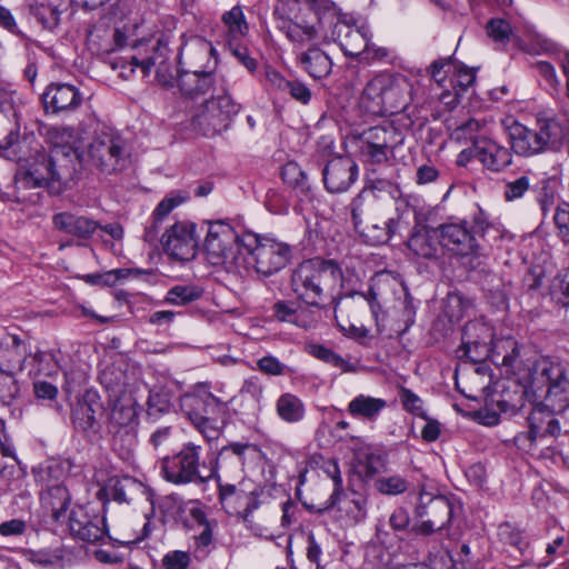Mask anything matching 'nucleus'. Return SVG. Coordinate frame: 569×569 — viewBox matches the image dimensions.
I'll return each instance as SVG.
<instances>
[{
  "label": "nucleus",
  "instance_id": "obj_28",
  "mask_svg": "<svg viewBox=\"0 0 569 569\" xmlns=\"http://www.w3.org/2000/svg\"><path fill=\"white\" fill-rule=\"evenodd\" d=\"M439 246L437 228H430L428 226L415 228L408 240L409 250L425 259L437 258Z\"/></svg>",
  "mask_w": 569,
  "mask_h": 569
},
{
  "label": "nucleus",
  "instance_id": "obj_11",
  "mask_svg": "<svg viewBox=\"0 0 569 569\" xmlns=\"http://www.w3.org/2000/svg\"><path fill=\"white\" fill-rule=\"evenodd\" d=\"M402 140L401 133L392 124L371 127L359 137V152L367 162L387 163L393 158L395 150Z\"/></svg>",
  "mask_w": 569,
  "mask_h": 569
},
{
  "label": "nucleus",
  "instance_id": "obj_4",
  "mask_svg": "<svg viewBox=\"0 0 569 569\" xmlns=\"http://www.w3.org/2000/svg\"><path fill=\"white\" fill-rule=\"evenodd\" d=\"M530 390L536 401L562 413L569 408V378L566 367L560 362L541 359L536 362Z\"/></svg>",
  "mask_w": 569,
  "mask_h": 569
},
{
  "label": "nucleus",
  "instance_id": "obj_34",
  "mask_svg": "<svg viewBox=\"0 0 569 569\" xmlns=\"http://www.w3.org/2000/svg\"><path fill=\"white\" fill-rule=\"evenodd\" d=\"M519 356L518 342L512 337L497 339L492 343L490 358L497 366L506 367L508 371H512Z\"/></svg>",
  "mask_w": 569,
  "mask_h": 569
},
{
  "label": "nucleus",
  "instance_id": "obj_13",
  "mask_svg": "<svg viewBox=\"0 0 569 569\" xmlns=\"http://www.w3.org/2000/svg\"><path fill=\"white\" fill-rule=\"evenodd\" d=\"M201 446L187 442L181 450L160 461V471L166 480L174 485H184L203 480L200 475Z\"/></svg>",
  "mask_w": 569,
  "mask_h": 569
},
{
  "label": "nucleus",
  "instance_id": "obj_10",
  "mask_svg": "<svg viewBox=\"0 0 569 569\" xmlns=\"http://www.w3.org/2000/svg\"><path fill=\"white\" fill-rule=\"evenodd\" d=\"M126 140L111 131H101L88 147L87 161L103 173H113L129 164Z\"/></svg>",
  "mask_w": 569,
  "mask_h": 569
},
{
  "label": "nucleus",
  "instance_id": "obj_55",
  "mask_svg": "<svg viewBox=\"0 0 569 569\" xmlns=\"http://www.w3.org/2000/svg\"><path fill=\"white\" fill-rule=\"evenodd\" d=\"M451 69H456V62L450 58L439 59L431 63L429 73L440 87H445L446 79L450 76Z\"/></svg>",
  "mask_w": 569,
  "mask_h": 569
},
{
  "label": "nucleus",
  "instance_id": "obj_3",
  "mask_svg": "<svg viewBox=\"0 0 569 569\" xmlns=\"http://www.w3.org/2000/svg\"><path fill=\"white\" fill-rule=\"evenodd\" d=\"M493 232L496 239L499 234V228L491 223L488 216L480 210L473 217V226L468 222L456 221L446 222L437 227V236L441 248L459 257H480L482 247L477 240V236L486 239Z\"/></svg>",
  "mask_w": 569,
  "mask_h": 569
},
{
  "label": "nucleus",
  "instance_id": "obj_57",
  "mask_svg": "<svg viewBox=\"0 0 569 569\" xmlns=\"http://www.w3.org/2000/svg\"><path fill=\"white\" fill-rule=\"evenodd\" d=\"M359 466L363 467L366 476L371 477L379 472L383 466V460L380 455L366 450L357 457Z\"/></svg>",
  "mask_w": 569,
  "mask_h": 569
},
{
  "label": "nucleus",
  "instance_id": "obj_16",
  "mask_svg": "<svg viewBox=\"0 0 569 569\" xmlns=\"http://www.w3.org/2000/svg\"><path fill=\"white\" fill-rule=\"evenodd\" d=\"M559 413L536 401L527 419L529 431L518 433L515 437V443L520 449L530 450L538 439H543L548 436H559L561 432L560 422L557 417Z\"/></svg>",
  "mask_w": 569,
  "mask_h": 569
},
{
  "label": "nucleus",
  "instance_id": "obj_61",
  "mask_svg": "<svg viewBox=\"0 0 569 569\" xmlns=\"http://www.w3.org/2000/svg\"><path fill=\"white\" fill-rule=\"evenodd\" d=\"M323 470L333 482V490H332L331 495H332V501H335V499L339 498V495L341 493V490L343 489L342 488L343 481H342L340 468H339L337 461L328 460L323 465Z\"/></svg>",
  "mask_w": 569,
  "mask_h": 569
},
{
  "label": "nucleus",
  "instance_id": "obj_56",
  "mask_svg": "<svg viewBox=\"0 0 569 569\" xmlns=\"http://www.w3.org/2000/svg\"><path fill=\"white\" fill-rule=\"evenodd\" d=\"M511 32L512 30L509 22L503 19H491L487 23L488 36L497 42H507L511 36Z\"/></svg>",
  "mask_w": 569,
  "mask_h": 569
},
{
  "label": "nucleus",
  "instance_id": "obj_39",
  "mask_svg": "<svg viewBox=\"0 0 569 569\" xmlns=\"http://www.w3.org/2000/svg\"><path fill=\"white\" fill-rule=\"evenodd\" d=\"M207 390L199 389L192 393H186L180 398V408L193 427L200 431L203 423V405Z\"/></svg>",
  "mask_w": 569,
  "mask_h": 569
},
{
  "label": "nucleus",
  "instance_id": "obj_42",
  "mask_svg": "<svg viewBox=\"0 0 569 569\" xmlns=\"http://www.w3.org/2000/svg\"><path fill=\"white\" fill-rule=\"evenodd\" d=\"M486 129V122L470 119L467 122L458 126L451 132V138L457 141H470L472 147L475 148V142L480 140L481 138H486L483 136Z\"/></svg>",
  "mask_w": 569,
  "mask_h": 569
},
{
  "label": "nucleus",
  "instance_id": "obj_14",
  "mask_svg": "<svg viewBox=\"0 0 569 569\" xmlns=\"http://www.w3.org/2000/svg\"><path fill=\"white\" fill-rule=\"evenodd\" d=\"M415 516L420 521L413 525L412 531L428 536L442 530L450 522L452 505L446 497L433 496L422 489L419 492Z\"/></svg>",
  "mask_w": 569,
  "mask_h": 569
},
{
  "label": "nucleus",
  "instance_id": "obj_35",
  "mask_svg": "<svg viewBox=\"0 0 569 569\" xmlns=\"http://www.w3.org/2000/svg\"><path fill=\"white\" fill-rule=\"evenodd\" d=\"M387 407V401L382 398L359 395L348 405V412L366 420H376L380 412Z\"/></svg>",
  "mask_w": 569,
  "mask_h": 569
},
{
  "label": "nucleus",
  "instance_id": "obj_60",
  "mask_svg": "<svg viewBox=\"0 0 569 569\" xmlns=\"http://www.w3.org/2000/svg\"><path fill=\"white\" fill-rule=\"evenodd\" d=\"M286 92L301 104H308L312 98V91L310 88L299 80H291Z\"/></svg>",
  "mask_w": 569,
  "mask_h": 569
},
{
  "label": "nucleus",
  "instance_id": "obj_36",
  "mask_svg": "<svg viewBox=\"0 0 569 569\" xmlns=\"http://www.w3.org/2000/svg\"><path fill=\"white\" fill-rule=\"evenodd\" d=\"M47 139L52 146L50 153L57 149L62 150L63 154L76 164V161L79 159V154L71 146L74 140V130L71 127H50L47 130Z\"/></svg>",
  "mask_w": 569,
  "mask_h": 569
},
{
  "label": "nucleus",
  "instance_id": "obj_41",
  "mask_svg": "<svg viewBox=\"0 0 569 569\" xmlns=\"http://www.w3.org/2000/svg\"><path fill=\"white\" fill-rule=\"evenodd\" d=\"M112 485L109 488V495L118 502H131L138 498L140 493L141 483L130 477L121 479H112Z\"/></svg>",
  "mask_w": 569,
  "mask_h": 569
},
{
  "label": "nucleus",
  "instance_id": "obj_58",
  "mask_svg": "<svg viewBox=\"0 0 569 569\" xmlns=\"http://www.w3.org/2000/svg\"><path fill=\"white\" fill-rule=\"evenodd\" d=\"M400 400L403 408L417 417H425L423 402L419 396L409 389H401Z\"/></svg>",
  "mask_w": 569,
  "mask_h": 569
},
{
  "label": "nucleus",
  "instance_id": "obj_9",
  "mask_svg": "<svg viewBox=\"0 0 569 569\" xmlns=\"http://www.w3.org/2000/svg\"><path fill=\"white\" fill-rule=\"evenodd\" d=\"M239 110L240 106L223 91L193 107L191 127L206 137H214L229 128Z\"/></svg>",
  "mask_w": 569,
  "mask_h": 569
},
{
  "label": "nucleus",
  "instance_id": "obj_40",
  "mask_svg": "<svg viewBox=\"0 0 569 569\" xmlns=\"http://www.w3.org/2000/svg\"><path fill=\"white\" fill-rule=\"evenodd\" d=\"M56 1L57 0H28L31 14H33L46 29L51 30L59 23L60 11Z\"/></svg>",
  "mask_w": 569,
  "mask_h": 569
},
{
  "label": "nucleus",
  "instance_id": "obj_47",
  "mask_svg": "<svg viewBox=\"0 0 569 569\" xmlns=\"http://www.w3.org/2000/svg\"><path fill=\"white\" fill-rule=\"evenodd\" d=\"M376 489L382 495H400L408 489L407 480L398 475L378 478L375 482Z\"/></svg>",
  "mask_w": 569,
  "mask_h": 569
},
{
  "label": "nucleus",
  "instance_id": "obj_29",
  "mask_svg": "<svg viewBox=\"0 0 569 569\" xmlns=\"http://www.w3.org/2000/svg\"><path fill=\"white\" fill-rule=\"evenodd\" d=\"M509 138L512 150L520 156L529 157L542 152L536 129L513 122L509 128Z\"/></svg>",
  "mask_w": 569,
  "mask_h": 569
},
{
  "label": "nucleus",
  "instance_id": "obj_63",
  "mask_svg": "<svg viewBox=\"0 0 569 569\" xmlns=\"http://www.w3.org/2000/svg\"><path fill=\"white\" fill-rule=\"evenodd\" d=\"M498 536L500 540L509 543L518 549H521L522 536L521 532L510 523H502L498 528Z\"/></svg>",
  "mask_w": 569,
  "mask_h": 569
},
{
  "label": "nucleus",
  "instance_id": "obj_1",
  "mask_svg": "<svg viewBox=\"0 0 569 569\" xmlns=\"http://www.w3.org/2000/svg\"><path fill=\"white\" fill-rule=\"evenodd\" d=\"M341 281V268L332 260H306L291 274L292 291L300 300L316 308L323 307L327 300L333 298Z\"/></svg>",
  "mask_w": 569,
  "mask_h": 569
},
{
  "label": "nucleus",
  "instance_id": "obj_53",
  "mask_svg": "<svg viewBox=\"0 0 569 569\" xmlns=\"http://www.w3.org/2000/svg\"><path fill=\"white\" fill-rule=\"evenodd\" d=\"M530 179L521 176L515 180L508 181L505 186L503 196L507 201L521 199L530 188Z\"/></svg>",
  "mask_w": 569,
  "mask_h": 569
},
{
  "label": "nucleus",
  "instance_id": "obj_33",
  "mask_svg": "<svg viewBox=\"0 0 569 569\" xmlns=\"http://www.w3.org/2000/svg\"><path fill=\"white\" fill-rule=\"evenodd\" d=\"M221 21L226 28V41L229 48H232L234 42H240L249 33V24L240 4L226 11L221 16Z\"/></svg>",
  "mask_w": 569,
  "mask_h": 569
},
{
  "label": "nucleus",
  "instance_id": "obj_38",
  "mask_svg": "<svg viewBox=\"0 0 569 569\" xmlns=\"http://www.w3.org/2000/svg\"><path fill=\"white\" fill-rule=\"evenodd\" d=\"M535 129L542 151L555 148L565 137L560 122L551 118L538 119Z\"/></svg>",
  "mask_w": 569,
  "mask_h": 569
},
{
  "label": "nucleus",
  "instance_id": "obj_23",
  "mask_svg": "<svg viewBox=\"0 0 569 569\" xmlns=\"http://www.w3.org/2000/svg\"><path fill=\"white\" fill-rule=\"evenodd\" d=\"M227 412V403L207 391L203 405V423L199 431L204 439L211 441L219 438L224 426Z\"/></svg>",
  "mask_w": 569,
  "mask_h": 569
},
{
  "label": "nucleus",
  "instance_id": "obj_54",
  "mask_svg": "<svg viewBox=\"0 0 569 569\" xmlns=\"http://www.w3.org/2000/svg\"><path fill=\"white\" fill-rule=\"evenodd\" d=\"M96 409L92 400L80 402L74 411V418L79 427L83 430L91 429L96 423Z\"/></svg>",
  "mask_w": 569,
  "mask_h": 569
},
{
  "label": "nucleus",
  "instance_id": "obj_7",
  "mask_svg": "<svg viewBox=\"0 0 569 569\" xmlns=\"http://www.w3.org/2000/svg\"><path fill=\"white\" fill-rule=\"evenodd\" d=\"M124 375L113 368H106L101 371L99 380L113 400L110 413V422L117 427L134 429L139 425V397L138 388L130 386L122 387Z\"/></svg>",
  "mask_w": 569,
  "mask_h": 569
},
{
  "label": "nucleus",
  "instance_id": "obj_43",
  "mask_svg": "<svg viewBox=\"0 0 569 569\" xmlns=\"http://www.w3.org/2000/svg\"><path fill=\"white\" fill-rule=\"evenodd\" d=\"M151 48L154 53L144 61V70L150 66L162 64L168 53V39L163 32H158L152 38L146 40L144 47Z\"/></svg>",
  "mask_w": 569,
  "mask_h": 569
},
{
  "label": "nucleus",
  "instance_id": "obj_6",
  "mask_svg": "<svg viewBox=\"0 0 569 569\" xmlns=\"http://www.w3.org/2000/svg\"><path fill=\"white\" fill-rule=\"evenodd\" d=\"M204 249L211 264L223 266L229 271L241 272V260L244 254L242 237L239 238L230 223L209 222Z\"/></svg>",
  "mask_w": 569,
  "mask_h": 569
},
{
  "label": "nucleus",
  "instance_id": "obj_31",
  "mask_svg": "<svg viewBox=\"0 0 569 569\" xmlns=\"http://www.w3.org/2000/svg\"><path fill=\"white\" fill-rule=\"evenodd\" d=\"M476 80V74L472 69L467 67L458 66L456 63V69H451L450 72V84L453 88V92L449 90H443L440 94V101L448 106L449 108H453L461 94L473 84Z\"/></svg>",
  "mask_w": 569,
  "mask_h": 569
},
{
  "label": "nucleus",
  "instance_id": "obj_64",
  "mask_svg": "<svg viewBox=\"0 0 569 569\" xmlns=\"http://www.w3.org/2000/svg\"><path fill=\"white\" fill-rule=\"evenodd\" d=\"M266 206L273 213H283L288 210L289 203L279 191L271 189L267 192Z\"/></svg>",
  "mask_w": 569,
  "mask_h": 569
},
{
  "label": "nucleus",
  "instance_id": "obj_45",
  "mask_svg": "<svg viewBox=\"0 0 569 569\" xmlns=\"http://www.w3.org/2000/svg\"><path fill=\"white\" fill-rule=\"evenodd\" d=\"M202 291L196 286H174L166 297V301L176 306H183L199 299Z\"/></svg>",
  "mask_w": 569,
  "mask_h": 569
},
{
  "label": "nucleus",
  "instance_id": "obj_25",
  "mask_svg": "<svg viewBox=\"0 0 569 569\" xmlns=\"http://www.w3.org/2000/svg\"><path fill=\"white\" fill-rule=\"evenodd\" d=\"M54 228L79 240H88L98 230L100 224L84 216L71 212H59L52 217Z\"/></svg>",
  "mask_w": 569,
  "mask_h": 569
},
{
  "label": "nucleus",
  "instance_id": "obj_27",
  "mask_svg": "<svg viewBox=\"0 0 569 569\" xmlns=\"http://www.w3.org/2000/svg\"><path fill=\"white\" fill-rule=\"evenodd\" d=\"M18 137L19 126L12 98L0 89V148L11 147Z\"/></svg>",
  "mask_w": 569,
  "mask_h": 569
},
{
  "label": "nucleus",
  "instance_id": "obj_51",
  "mask_svg": "<svg viewBox=\"0 0 569 569\" xmlns=\"http://www.w3.org/2000/svg\"><path fill=\"white\" fill-rule=\"evenodd\" d=\"M298 308L293 301L279 300L272 307L273 318L280 322L295 325Z\"/></svg>",
  "mask_w": 569,
  "mask_h": 569
},
{
  "label": "nucleus",
  "instance_id": "obj_50",
  "mask_svg": "<svg viewBox=\"0 0 569 569\" xmlns=\"http://www.w3.org/2000/svg\"><path fill=\"white\" fill-rule=\"evenodd\" d=\"M170 407L169 395L162 390H151L148 398V416L157 418L167 412Z\"/></svg>",
  "mask_w": 569,
  "mask_h": 569
},
{
  "label": "nucleus",
  "instance_id": "obj_19",
  "mask_svg": "<svg viewBox=\"0 0 569 569\" xmlns=\"http://www.w3.org/2000/svg\"><path fill=\"white\" fill-rule=\"evenodd\" d=\"M329 32H335V38L330 39V42H338L346 56L358 58L371 37L370 30L366 26L355 28L341 20L337 13Z\"/></svg>",
  "mask_w": 569,
  "mask_h": 569
},
{
  "label": "nucleus",
  "instance_id": "obj_52",
  "mask_svg": "<svg viewBox=\"0 0 569 569\" xmlns=\"http://www.w3.org/2000/svg\"><path fill=\"white\" fill-rule=\"evenodd\" d=\"M281 177L284 182L293 187L305 189L307 184V176L296 162L286 163L281 170Z\"/></svg>",
  "mask_w": 569,
  "mask_h": 569
},
{
  "label": "nucleus",
  "instance_id": "obj_37",
  "mask_svg": "<svg viewBox=\"0 0 569 569\" xmlns=\"http://www.w3.org/2000/svg\"><path fill=\"white\" fill-rule=\"evenodd\" d=\"M279 418L288 423H296L303 419L306 409L302 400L292 393L281 395L276 402Z\"/></svg>",
  "mask_w": 569,
  "mask_h": 569
},
{
  "label": "nucleus",
  "instance_id": "obj_46",
  "mask_svg": "<svg viewBox=\"0 0 569 569\" xmlns=\"http://www.w3.org/2000/svg\"><path fill=\"white\" fill-rule=\"evenodd\" d=\"M188 194L181 191H172L168 193L157 206L153 211L154 222L162 221L174 208L187 201Z\"/></svg>",
  "mask_w": 569,
  "mask_h": 569
},
{
  "label": "nucleus",
  "instance_id": "obj_44",
  "mask_svg": "<svg viewBox=\"0 0 569 569\" xmlns=\"http://www.w3.org/2000/svg\"><path fill=\"white\" fill-rule=\"evenodd\" d=\"M308 352L315 358L322 360L323 362H327L336 368H339L342 371L351 370V366L340 355L322 345H309Z\"/></svg>",
  "mask_w": 569,
  "mask_h": 569
},
{
  "label": "nucleus",
  "instance_id": "obj_30",
  "mask_svg": "<svg viewBox=\"0 0 569 569\" xmlns=\"http://www.w3.org/2000/svg\"><path fill=\"white\" fill-rule=\"evenodd\" d=\"M214 84V74L207 71H182L178 77L180 91L190 98L208 93Z\"/></svg>",
  "mask_w": 569,
  "mask_h": 569
},
{
  "label": "nucleus",
  "instance_id": "obj_59",
  "mask_svg": "<svg viewBox=\"0 0 569 569\" xmlns=\"http://www.w3.org/2000/svg\"><path fill=\"white\" fill-rule=\"evenodd\" d=\"M190 555L186 551L174 550L162 559L164 569H187L190 565Z\"/></svg>",
  "mask_w": 569,
  "mask_h": 569
},
{
  "label": "nucleus",
  "instance_id": "obj_48",
  "mask_svg": "<svg viewBox=\"0 0 569 569\" xmlns=\"http://www.w3.org/2000/svg\"><path fill=\"white\" fill-rule=\"evenodd\" d=\"M392 52L386 48V47H379L372 42H370V39L368 40V46H366V49H363L360 60L368 62V63H375V62H382V63H390L392 61Z\"/></svg>",
  "mask_w": 569,
  "mask_h": 569
},
{
  "label": "nucleus",
  "instance_id": "obj_62",
  "mask_svg": "<svg viewBox=\"0 0 569 569\" xmlns=\"http://www.w3.org/2000/svg\"><path fill=\"white\" fill-rule=\"evenodd\" d=\"M257 367L260 371L269 376H281L284 373L286 365L280 362L273 356H264L258 360Z\"/></svg>",
  "mask_w": 569,
  "mask_h": 569
},
{
  "label": "nucleus",
  "instance_id": "obj_8",
  "mask_svg": "<svg viewBox=\"0 0 569 569\" xmlns=\"http://www.w3.org/2000/svg\"><path fill=\"white\" fill-rule=\"evenodd\" d=\"M336 20V11L327 7L323 12L309 9L308 13L295 19H281L279 30L295 44L300 47L310 42L329 43L335 32H329Z\"/></svg>",
  "mask_w": 569,
  "mask_h": 569
},
{
  "label": "nucleus",
  "instance_id": "obj_15",
  "mask_svg": "<svg viewBox=\"0 0 569 569\" xmlns=\"http://www.w3.org/2000/svg\"><path fill=\"white\" fill-rule=\"evenodd\" d=\"M70 535L78 540L97 543L107 537L106 519L90 505L74 506L67 520Z\"/></svg>",
  "mask_w": 569,
  "mask_h": 569
},
{
  "label": "nucleus",
  "instance_id": "obj_12",
  "mask_svg": "<svg viewBox=\"0 0 569 569\" xmlns=\"http://www.w3.org/2000/svg\"><path fill=\"white\" fill-rule=\"evenodd\" d=\"M74 163L57 149L52 153L39 156L34 166L24 174L23 182L30 187L58 183L59 187L72 180Z\"/></svg>",
  "mask_w": 569,
  "mask_h": 569
},
{
  "label": "nucleus",
  "instance_id": "obj_21",
  "mask_svg": "<svg viewBox=\"0 0 569 569\" xmlns=\"http://www.w3.org/2000/svg\"><path fill=\"white\" fill-rule=\"evenodd\" d=\"M47 112L60 113L77 109L82 102V94L77 87L69 83H51L42 94Z\"/></svg>",
  "mask_w": 569,
  "mask_h": 569
},
{
  "label": "nucleus",
  "instance_id": "obj_24",
  "mask_svg": "<svg viewBox=\"0 0 569 569\" xmlns=\"http://www.w3.org/2000/svg\"><path fill=\"white\" fill-rule=\"evenodd\" d=\"M367 498L357 492L346 495L342 489L339 498L335 499V501H332V495H330L329 499L326 501L325 509L337 507L339 517L346 525L355 526L367 517Z\"/></svg>",
  "mask_w": 569,
  "mask_h": 569
},
{
  "label": "nucleus",
  "instance_id": "obj_26",
  "mask_svg": "<svg viewBox=\"0 0 569 569\" xmlns=\"http://www.w3.org/2000/svg\"><path fill=\"white\" fill-rule=\"evenodd\" d=\"M40 502L44 515L50 516L54 522H63L71 496L66 486L57 483L41 492Z\"/></svg>",
  "mask_w": 569,
  "mask_h": 569
},
{
  "label": "nucleus",
  "instance_id": "obj_2",
  "mask_svg": "<svg viewBox=\"0 0 569 569\" xmlns=\"http://www.w3.org/2000/svg\"><path fill=\"white\" fill-rule=\"evenodd\" d=\"M411 99V83L400 73L380 72L365 86L361 106L373 114H393L402 111Z\"/></svg>",
  "mask_w": 569,
  "mask_h": 569
},
{
  "label": "nucleus",
  "instance_id": "obj_17",
  "mask_svg": "<svg viewBox=\"0 0 569 569\" xmlns=\"http://www.w3.org/2000/svg\"><path fill=\"white\" fill-rule=\"evenodd\" d=\"M219 498L227 513L241 517L250 529L257 530L251 521V513L259 508L258 496L253 490L247 491L243 483L236 486L219 482Z\"/></svg>",
  "mask_w": 569,
  "mask_h": 569
},
{
  "label": "nucleus",
  "instance_id": "obj_18",
  "mask_svg": "<svg viewBox=\"0 0 569 569\" xmlns=\"http://www.w3.org/2000/svg\"><path fill=\"white\" fill-rule=\"evenodd\" d=\"M161 243L164 251L177 260L194 258L198 249L196 224L190 221L176 222L166 230Z\"/></svg>",
  "mask_w": 569,
  "mask_h": 569
},
{
  "label": "nucleus",
  "instance_id": "obj_22",
  "mask_svg": "<svg viewBox=\"0 0 569 569\" xmlns=\"http://www.w3.org/2000/svg\"><path fill=\"white\" fill-rule=\"evenodd\" d=\"M473 154L486 169L493 172L506 169L512 161V154L508 148L488 138H481L475 142Z\"/></svg>",
  "mask_w": 569,
  "mask_h": 569
},
{
  "label": "nucleus",
  "instance_id": "obj_32",
  "mask_svg": "<svg viewBox=\"0 0 569 569\" xmlns=\"http://www.w3.org/2000/svg\"><path fill=\"white\" fill-rule=\"evenodd\" d=\"M302 69L315 79L328 77L332 70L330 57L318 47H310L299 54Z\"/></svg>",
  "mask_w": 569,
  "mask_h": 569
},
{
  "label": "nucleus",
  "instance_id": "obj_20",
  "mask_svg": "<svg viewBox=\"0 0 569 569\" xmlns=\"http://www.w3.org/2000/svg\"><path fill=\"white\" fill-rule=\"evenodd\" d=\"M322 176L330 193L346 192L357 180L358 166L348 157H337L326 164Z\"/></svg>",
  "mask_w": 569,
  "mask_h": 569
},
{
  "label": "nucleus",
  "instance_id": "obj_5",
  "mask_svg": "<svg viewBox=\"0 0 569 569\" xmlns=\"http://www.w3.org/2000/svg\"><path fill=\"white\" fill-rule=\"evenodd\" d=\"M241 270H253L260 277H270L283 269L290 259V247L281 241L258 234L242 237Z\"/></svg>",
  "mask_w": 569,
  "mask_h": 569
},
{
  "label": "nucleus",
  "instance_id": "obj_49",
  "mask_svg": "<svg viewBox=\"0 0 569 569\" xmlns=\"http://www.w3.org/2000/svg\"><path fill=\"white\" fill-rule=\"evenodd\" d=\"M130 273V269H113L104 273L88 274L87 282L97 286L112 287L121 279L127 278Z\"/></svg>",
  "mask_w": 569,
  "mask_h": 569
}]
</instances>
